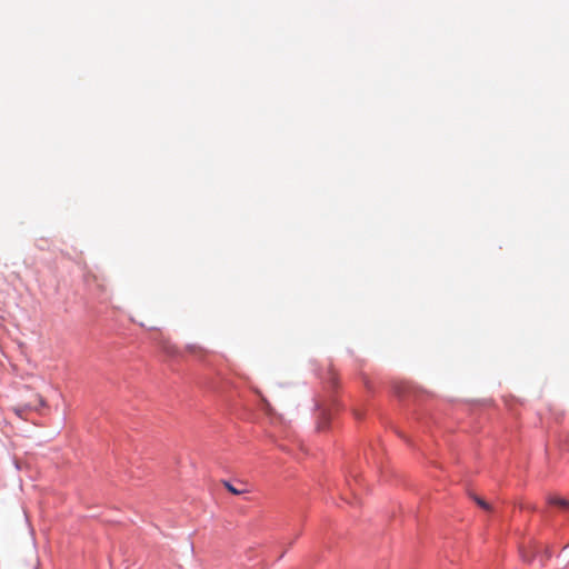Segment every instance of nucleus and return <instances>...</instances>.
Returning a JSON list of instances; mask_svg holds the SVG:
<instances>
[{
    "label": "nucleus",
    "instance_id": "nucleus-1",
    "mask_svg": "<svg viewBox=\"0 0 569 569\" xmlns=\"http://www.w3.org/2000/svg\"><path fill=\"white\" fill-rule=\"evenodd\" d=\"M160 349L169 357H178L180 355L179 349L169 339L161 338L159 341Z\"/></svg>",
    "mask_w": 569,
    "mask_h": 569
},
{
    "label": "nucleus",
    "instance_id": "nucleus-2",
    "mask_svg": "<svg viewBox=\"0 0 569 569\" xmlns=\"http://www.w3.org/2000/svg\"><path fill=\"white\" fill-rule=\"evenodd\" d=\"M224 488L232 495L239 496L249 492V490L246 487L238 488L231 485L229 481H223Z\"/></svg>",
    "mask_w": 569,
    "mask_h": 569
},
{
    "label": "nucleus",
    "instance_id": "nucleus-3",
    "mask_svg": "<svg viewBox=\"0 0 569 569\" xmlns=\"http://www.w3.org/2000/svg\"><path fill=\"white\" fill-rule=\"evenodd\" d=\"M187 351L189 353L193 355L194 357H199V358H201L206 355V350L198 345H188Z\"/></svg>",
    "mask_w": 569,
    "mask_h": 569
},
{
    "label": "nucleus",
    "instance_id": "nucleus-4",
    "mask_svg": "<svg viewBox=\"0 0 569 569\" xmlns=\"http://www.w3.org/2000/svg\"><path fill=\"white\" fill-rule=\"evenodd\" d=\"M472 499L483 510H486V511H491L492 510L491 506L487 501H485L482 498H480L478 496H472Z\"/></svg>",
    "mask_w": 569,
    "mask_h": 569
},
{
    "label": "nucleus",
    "instance_id": "nucleus-5",
    "mask_svg": "<svg viewBox=\"0 0 569 569\" xmlns=\"http://www.w3.org/2000/svg\"><path fill=\"white\" fill-rule=\"evenodd\" d=\"M549 503L556 505L562 508L569 507V501L559 497H553L549 499Z\"/></svg>",
    "mask_w": 569,
    "mask_h": 569
},
{
    "label": "nucleus",
    "instance_id": "nucleus-6",
    "mask_svg": "<svg viewBox=\"0 0 569 569\" xmlns=\"http://www.w3.org/2000/svg\"><path fill=\"white\" fill-rule=\"evenodd\" d=\"M393 388H395V392L398 396H402L405 393V389H407V386L403 383H396Z\"/></svg>",
    "mask_w": 569,
    "mask_h": 569
},
{
    "label": "nucleus",
    "instance_id": "nucleus-7",
    "mask_svg": "<svg viewBox=\"0 0 569 569\" xmlns=\"http://www.w3.org/2000/svg\"><path fill=\"white\" fill-rule=\"evenodd\" d=\"M545 553H546L547 559H549L551 557V551L548 548H546Z\"/></svg>",
    "mask_w": 569,
    "mask_h": 569
},
{
    "label": "nucleus",
    "instance_id": "nucleus-8",
    "mask_svg": "<svg viewBox=\"0 0 569 569\" xmlns=\"http://www.w3.org/2000/svg\"><path fill=\"white\" fill-rule=\"evenodd\" d=\"M563 551L567 552L569 556V545L565 546Z\"/></svg>",
    "mask_w": 569,
    "mask_h": 569
}]
</instances>
